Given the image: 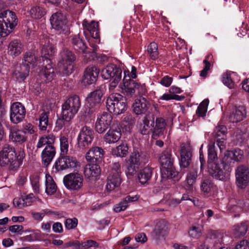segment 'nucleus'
<instances>
[{
	"label": "nucleus",
	"mask_w": 249,
	"mask_h": 249,
	"mask_svg": "<svg viewBox=\"0 0 249 249\" xmlns=\"http://www.w3.org/2000/svg\"><path fill=\"white\" fill-rule=\"evenodd\" d=\"M80 107L81 101L78 96L74 95L69 97L62 105L61 116L56 121V127L61 129L63 127H69Z\"/></svg>",
	"instance_id": "f257e3e1"
},
{
	"label": "nucleus",
	"mask_w": 249,
	"mask_h": 249,
	"mask_svg": "<svg viewBox=\"0 0 249 249\" xmlns=\"http://www.w3.org/2000/svg\"><path fill=\"white\" fill-rule=\"evenodd\" d=\"M25 157L23 149L17 152L12 145L5 144L0 151V166L8 165L10 170H17L22 164Z\"/></svg>",
	"instance_id": "f03ea898"
},
{
	"label": "nucleus",
	"mask_w": 249,
	"mask_h": 249,
	"mask_svg": "<svg viewBox=\"0 0 249 249\" xmlns=\"http://www.w3.org/2000/svg\"><path fill=\"white\" fill-rule=\"evenodd\" d=\"M56 52V50L54 46L50 43L49 40L47 39L41 50L42 57L44 58L43 64H45V62L46 64L42 68L41 71V74L48 82L51 81L55 76L54 70L52 66L51 58Z\"/></svg>",
	"instance_id": "7ed1b4c3"
},
{
	"label": "nucleus",
	"mask_w": 249,
	"mask_h": 249,
	"mask_svg": "<svg viewBox=\"0 0 249 249\" xmlns=\"http://www.w3.org/2000/svg\"><path fill=\"white\" fill-rule=\"evenodd\" d=\"M55 140V136L50 134L40 138L37 143V148H40L46 145L41 153L42 162L45 166H47L51 163L56 154V149L53 146Z\"/></svg>",
	"instance_id": "20e7f679"
},
{
	"label": "nucleus",
	"mask_w": 249,
	"mask_h": 249,
	"mask_svg": "<svg viewBox=\"0 0 249 249\" xmlns=\"http://www.w3.org/2000/svg\"><path fill=\"white\" fill-rule=\"evenodd\" d=\"M18 23L15 13L6 10L0 14V35L6 37L12 32Z\"/></svg>",
	"instance_id": "39448f33"
},
{
	"label": "nucleus",
	"mask_w": 249,
	"mask_h": 249,
	"mask_svg": "<svg viewBox=\"0 0 249 249\" xmlns=\"http://www.w3.org/2000/svg\"><path fill=\"white\" fill-rule=\"evenodd\" d=\"M106 104L109 111L117 115L124 113L127 107L125 98L117 93L110 94L107 98Z\"/></svg>",
	"instance_id": "423d86ee"
},
{
	"label": "nucleus",
	"mask_w": 249,
	"mask_h": 249,
	"mask_svg": "<svg viewBox=\"0 0 249 249\" xmlns=\"http://www.w3.org/2000/svg\"><path fill=\"white\" fill-rule=\"evenodd\" d=\"M208 171L214 178L226 181L230 178L231 168L226 164H223L222 160L221 164L216 162L210 163V165H208Z\"/></svg>",
	"instance_id": "0eeeda50"
},
{
	"label": "nucleus",
	"mask_w": 249,
	"mask_h": 249,
	"mask_svg": "<svg viewBox=\"0 0 249 249\" xmlns=\"http://www.w3.org/2000/svg\"><path fill=\"white\" fill-rule=\"evenodd\" d=\"M146 156L137 150H134L126 161V173L133 176L136 173L140 166L146 162Z\"/></svg>",
	"instance_id": "6e6552de"
},
{
	"label": "nucleus",
	"mask_w": 249,
	"mask_h": 249,
	"mask_svg": "<svg viewBox=\"0 0 249 249\" xmlns=\"http://www.w3.org/2000/svg\"><path fill=\"white\" fill-rule=\"evenodd\" d=\"M52 28L58 35L67 36L70 34V29L64 15L60 12H56L52 15L50 18Z\"/></svg>",
	"instance_id": "1a4fd4ad"
},
{
	"label": "nucleus",
	"mask_w": 249,
	"mask_h": 249,
	"mask_svg": "<svg viewBox=\"0 0 249 249\" xmlns=\"http://www.w3.org/2000/svg\"><path fill=\"white\" fill-rule=\"evenodd\" d=\"M122 169L119 162H114L110 166V170L107 179L106 189L108 192L113 190L119 187L122 182L121 174Z\"/></svg>",
	"instance_id": "9d476101"
},
{
	"label": "nucleus",
	"mask_w": 249,
	"mask_h": 249,
	"mask_svg": "<svg viewBox=\"0 0 249 249\" xmlns=\"http://www.w3.org/2000/svg\"><path fill=\"white\" fill-rule=\"evenodd\" d=\"M61 59L59 62L64 73L66 75L71 74L74 70L76 56L71 51L67 49L63 50L60 53Z\"/></svg>",
	"instance_id": "9b49d317"
},
{
	"label": "nucleus",
	"mask_w": 249,
	"mask_h": 249,
	"mask_svg": "<svg viewBox=\"0 0 249 249\" xmlns=\"http://www.w3.org/2000/svg\"><path fill=\"white\" fill-rule=\"evenodd\" d=\"M55 168L57 171L68 168H72L78 171L80 163L76 158L71 156H64L60 157L55 162Z\"/></svg>",
	"instance_id": "f8f14e48"
},
{
	"label": "nucleus",
	"mask_w": 249,
	"mask_h": 249,
	"mask_svg": "<svg viewBox=\"0 0 249 249\" xmlns=\"http://www.w3.org/2000/svg\"><path fill=\"white\" fill-rule=\"evenodd\" d=\"M94 138V131L90 127L85 126L80 131L77 138L79 148L84 149L88 147Z\"/></svg>",
	"instance_id": "ddd939ff"
},
{
	"label": "nucleus",
	"mask_w": 249,
	"mask_h": 249,
	"mask_svg": "<svg viewBox=\"0 0 249 249\" xmlns=\"http://www.w3.org/2000/svg\"><path fill=\"white\" fill-rule=\"evenodd\" d=\"M112 115L107 112H103L98 116L95 123V130L100 134L105 132L112 125H114Z\"/></svg>",
	"instance_id": "4468645a"
},
{
	"label": "nucleus",
	"mask_w": 249,
	"mask_h": 249,
	"mask_svg": "<svg viewBox=\"0 0 249 249\" xmlns=\"http://www.w3.org/2000/svg\"><path fill=\"white\" fill-rule=\"evenodd\" d=\"M236 183L238 187L243 189L249 181V168L246 165L241 164L235 170Z\"/></svg>",
	"instance_id": "2eb2a0df"
},
{
	"label": "nucleus",
	"mask_w": 249,
	"mask_h": 249,
	"mask_svg": "<svg viewBox=\"0 0 249 249\" xmlns=\"http://www.w3.org/2000/svg\"><path fill=\"white\" fill-rule=\"evenodd\" d=\"M28 140L25 131L19 129L18 126L9 129V141L16 145L24 144Z\"/></svg>",
	"instance_id": "dca6fc26"
},
{
	"label": "nucleus",
	"mask_w": 249,
	"mask_h": 249,
	"mask_svg": "<svg viewBox=\"0 0 249 249\" xmlns=\"http://www.w3.org/2000/svg\"><path fill=\"white\" fill-rule=\"evenodd\" d=\"M83 178L78 173H71L65 176L63 182L65 187L70 190H78L83 186Z\"/></svg>",
	"instance_id": "f3484780"
},
{
	"label": "nucleus",
	"mask_w": 249,
	"mask_h": 249,
	"mask_svg": "<svg viewBox=\"0 0 249 249\" xmlns=\"http://www.w3.org/2000/svg\"><path fill=\"white\" fill-rule=\"evenodd\" d=\"M25 114V108L21 103L15 102L11 106L10 119L12 123L17 124L22 122Z\"/></svg>",
	"instance_id": "a211bd4d"
},
{
	"label": "nucleus",
	"mask_w": 249,
	"mask_h": 249,
	"mask_svg": "<svg viewBox=\"0 0 249 249\" xmlns=\"http://www.w3.org/2000/svg\"><path fill=\"white\" fill-rule=\"evenodd\" d=\"M244 159V152L239 148L227 151L222 158V163L231 167L235 162H240Z\"/></svg>",
	"instance_id": "6ab92c4d"
},
{
	"label": "nucleus",
	"mask_w": 249,
	"mask_h": 249,
	"mask_svg": "<svg viewBox=\"0 0 249 249\" xmlns=\"http://www.w3.org/2000/svg\"><path fill=\"white\" fill-rule=\"evenodd\" d=\"M99 72V69L96 66L87 67L84 71L82 83L85 86L94 83L97 80Z\"/></svg>",
	"instance_id": "aec40b11"
},
{
	"label": "nucleus",
	"mask_w": 249,
	"mask_h": 249,
	"mask_svg": "<svg viewBox=\"0 0 249 249\" xmlns=\"http://www.w3.org/2000/svg\"><path fill=\"white\" fill-rule=\"evenodd\" d=\"M122 69L114 64H110L102 69L101 75L104 79H114L122 78Z\"/></svg>",
	"instance_id": "412c9836"
},
{
	"label": "nucleus",
	"mask_w": 249,
	"mask_h": 249,
	"mask_svg": "<svg viewBox=\"0 0 249 249\" xmlns=\"http://www.w3.org/2000/svg\"><path fill=\"white\" fill-rule=\"evenodd\" d=\"M151 106L147 99L142 96L137 98L132 105L133 110L137 115L146 114Z\"/></svg>",
	"instance_id": "4be33fe9"
},
{
	"label": "nucleus",
	"mask_w": 249,
	"mask_h": 249,
	"mask_svg": "<svg viewBox=\"0 0 249 249\" xmlns=\"http://www.w3.org/2000/svg\"><path fill=\"white\" fill-rule=\"evenodd\" d=\"M103 94L104 90L102 87H98L96 89L90 92L86 99L89 107L91 108L98 106Z\"/></svg>",
	"instance_id": "5701e85b"
},
{
	"label": "nucleus",
	"mask_w": 249,
	"mask_h": 249,
	"mask_svg": "<svg viewBox=\"0 0 249 249\" xmlns=\"http://www.w3.org/2000/svg\"><path fill=\"white\" fill-rule=\"evenodd\" d=\"M122 133L120 128L117 124L116 126L112 125L107 133L104 139L108 143H113L117 142L121 137Z\"/></svg>",
	"instance_id": "b1692460"
},
{
	"label": "nucleus",
	"mask_w": 249,
	"mask_h": 249,
	"mask_svg": "<svg viewBox=\"0 0 249 249\" xmlns=\"http://www.w3.org/2000/svg\"><path fill=\"white\" fill-rule=\"evenodd\" d=\"M104 153L105 151L101 147H92L87 152L85 158L88 162H96L101 160Z\"/></svg>",
	"instance_id": "393cba45"
},
{
	"label": "nucleus",
	"mask_w": 249,
	"mask_h": 249,
	"mask_svg": "<svg viewBox=\"0 0 249 249\" xmlns=\"http://www.w3.org/2000/svg\"><path fill=\"white\" fill-rule=\"evenodd\" d=\"M155 124L154 118L149 115H146L142 119L139 131L141 134L148 135L150 132L153 133V125Z\"/></svg>",
	"instance_id": "a878e982"
},
{
	"label": "nucleus",
	"mask_w": 249,
	"mask_h": 249,
	"mask_svg": "<svg viewBox=\"0 0 249 249\" xmlns=\"http://www.w3.org/2000/svg\"><path fill=\"white\" fill-rule=\"evenodd\" d=\"M24 50V45L18 39L11 41L8 46L7 53L13 58H15L21 54Z\"/></svg>",
	"instance_id": "bb28decb"
},
{
	"label": "nucleus",
	"mask_w": 249,
	"mask_h": 249,
	"mask_svg": "<svg viewBox=\"0 0 249 249\" xmlns=\"http://www.w3.org/2000/svg\"><path fill=\"white\" fill-rule=\"evenodd\" d=\"M198 168L196 167L191 168L187 173L185 179V188L187 190L192 191L198 177Z\"/></svg>",
	"instance_id": "cd10ccee"
},
{
	"label": "nucleus",
	"mask_w": 249,
	"mask_h": 249,
	"mask_svg": "<svg viewBox=\"0 0 249 249\" xmlns=\"http://www.w3.org/2000/svg\"><path fill=\"white\" fill-rule=\"evenodd\" d=\"M84 173L86 178H97L101 174L100 167L97 164L88 163L84 167Z\"/></svg>",
	"instance_id": "c85d7f7f"
},
{
	"label": "nucleus",
	"mask_w": 249,
	"mask_h": 249,
	"mask_svg": "<svg viewBox=\"0 0 249 249\" xmlns=\"http://www.w3.org/2000/svg\"><path fill=\"white\" fill-rule=\"evenodd\" d=\"M82 25L84 29L89 32L91 36L95 39L99 38V24L98 22L92 20L89 22L86 19L83 20Z\"/></svg>",
	"instance_id": "c756f323"
},
{
	"label": "nucleus",
	"mask_w": 249,
	"mask_h": 249,
	"mask_svg": "<svg viewBox=\"0 0 249 249\" xmlns=\"http://www.w3.org/2000/svg\"><path fill=\"white\" fill-rule=\"evenodd\" d=\"M155 125H153V138L156 139L163 135L166 123L162 118H157L155 122Z\"/></svg>",
	"instance_id": "7c9ffc66"
},
{
	"label": "nucleus",
	"mask_w": 249,
	"mask_h": 249,
	"mask_svg": "<svg viewBox=\"0 0 249 249\" xmlns=\"http://www.w3.org/2000/svg\"><path fill=\"white\" fill-rule=\"evenodd\" d=\"M246 116V108L239 106L233 109L229 116V120L232 123H237L243 120Z\"/></svg>",
	"instance_id": "2f4dec72"
},
{
	"label": "nucleus",
	"mask_w": 249,
	"mask_h": 249,
	"mask_svg": "<svg viewBox=\"0 0 249 249\" xmlns=\"http://www.w3.org/2000/svg\"><path fill=\"white\" fill-rule=\"evenodd\" d=\"M159 161L161 166L173 165L174 157L172 154L171 149L167 148L163 151L159 156Z\"/></svg>",
	"instance_id": "473e14b6"
},
{
	"label": "nucleus",
	"mask_w": 249,
	"mask_h": 249,
	"mask_svg": "<svg viewBox=\"0 0 249 249\" xmlns=\"http://www.w3.org/2000/svg\"><path fill=\"white\" fill-rule=\"evenodd\" d=\"M29 68L27 65H20L16 68L12 74L18 81L22 82L29 75Z\"/></svg>",
	"instance_id": "72a5a7b5"
},
{
	"label": "nucleus",
	"mask_w": 249,
	"mask_h": 249,
	"mask_svg": "<svg viewBox=\"0 0 249 249\" xmlns=\"http://www.w3.org/2000/svg\"><path fill=\"white\" fill-rule=\"evenodd\" d=\"M138 199L139 197L137 195L134 196H127L120 202L115 204L114 206L113 210L116 213L124 211L127 208L128 203L136 201Z\"/></svg>",
	"instance_id": "f704fd0d"
},
{
	"label": "nucleus",
	"mask_w": 249,
	"mask_h": 249,
	"mask_svg": "<svg viewBox=\"0 0 249 249\" xmlns=\"http://www.w3.org/2000/svg\"><path fill=\"white\" fill-rule=\"evenodd\" d=\"M137 83L133 80L129 79L128 81L124 82L122 88L123 93L127 97H132L135 93Z\"/></svg>",
	"instance_id": "c9c22d12"
},
{
	"label": "nucleus",
	"mask_w": 249,
	"mask_h": 249,
	"mask_svg": "<svg viewBox=\"0 0 249 249\" xmlns=\"http://www.w3.org/2000/svg\"><path fill=\"white\" fill-rule=\"evenodd\" d=\"M168 231V223L164 220L158 222L154 230V233L157 238L163 236Z\"/></svg>",
	"instance_id": "e433bc0d"
},
{
	"label": "nucleus",
	"mask_w": 249,
	"mask_h": 249,
	"mask_svg": "<svg viewBox=\"0 0 249 249\" xmlns=\"http://www.w3.org/2000/svg\"><path fill=\"white\" fill-rule=\"evenodd\" d=\"M180 154V166L184 168L188 167L191 161V153L184 145H183L181 146Z\"/></svg>",
	"instance_id": "4c0bfd02"
},
{
	"label": "nucleus",
	"mask_w": 249,
	"mask_h": 249,
	"mask_svg": "<svg viewBox=\"0 0 249 249\" xmlns=\"http://www.w3.org/2000/svg\"><path fill=\"white\" fill-rule=\"evenodd\" d=\"M71 37L74 49L78 52L84 53L87 47L83 39L79 35L72 36Z\"/></svg>",
	"instance_id": "58836bf2"
},
{
	"label": "nucleus",
	"mask_w": 249,
	"mask_h": 249,
	"mask_svg": "<svg viewBox=\"0 0 249 249\" xmlns=\"http://www.w3.org/2000/svg\"><path fill=\"white\" fill-rule=\"evenodd\" d=\"M153 169L149 166L144 167L138 174V179L142 184L147 183L152 177Z\"/></svg>",
	"instance_id": "ea45409f"
},
{
	"label": "nucleus",
	"mask_w": 249,
	"mask_h": 249,
	"mask_svg": "<svg viewBox=\"0 0 249 249\" xmlns=\"http://www.w3.org/2000/svg\"><path fill=\"white\" fill-rule=\"evenodd\" d=\"M37 58L35 54L30 52H26L24 55L22 65H27L29 70L37 65Z\"/></svg>",
	"instance_id": "a19ab883"
},
{
	"label": "nucleus",
	"mask_w": 249,
	"mask_h": 249,
	"mask_svg": "<svg viewBox=\"0 0 249 249\" xmlns=\"http://www.w3.org/2000/svg\"><path fill=\"white\" fill-rule=\"evenodd\" d=\"M45 192L48 195L54 194L57 190V186L53 178L49 175H46Z\"/></svg>",
	"instance_id": "79ce46f5"
},
{
	"label": "nucleus",
	"mask_w": 249,
	"mask_h": 249,
	"mask_svg": "<svg viewBox=\"0 0 249 249\" xmlns=\"http://www.w3.org/2000/svg\"><path fill=\"white\" fill-rule=\"evenodd\" d=\"M161 174L163 179L175 178L178 174L173 165L170 166H161Z\"/></svg>",
	"instance_id": "37998d69"
},
{
	"label": "nucleus",
	"mask_w": 249,
	"mask_h": 249,
	"mask_svg": "<svg viewBox=\"0 0 249 249\" xmlns=\"http://www.w3.org/2000/svg\"><path fill=\"white\" fill-rule=\"evenodd\" d=\"M222 235L217 231H214L212 232L211 238H206L205 241L201 243L198 247V249H208L210 247L209 243L212 239H215L217 238V240L215 242H220L222 241Z\"/></svg>",
	"instance_id": "c03bdc74"
},
{
	"label": "nucleus",
	"mask_w": 249,
	"mask_h": 249,
	"mask_svg": "<svg viewBox=\"0 0 249 249\" xmlns=\"http://www.w3.org/2000/svg\"><path fill=\"white\" fill-rule=\"evenodd\" d=\"M30 14L34 19H40L46 14V11L42 7L34 6L30 10Z\"/></svg>",
	"instance_id": "a18cd8bd"
},
{
	"label": "nucleus",
	"mask_w": 249,
	"mask_h": 249,
	"mask_svg": "<svg viewBox=\"0 0 249 249\" xmlns=\"http://www.w3.org/2000/svg\"><path fill=\"white\" fill-rule=\"evenodd\" d=\"M247 230L248 225L244 222L235 225L232 229L234 235L236 237L245 235L247 231Z\"/></svg>",
	"instance_id": "49530a36"
},
{
	"label": "nucleus",
	"mask_w": 249,
	"mask_h": 249,
	"mask_svg": "<svg viewBox=\"0 0 249 249\" xmlns=\"http://www.w3.org/2000/svg\"><path fill=\"white\" fill-rule=\"evenodd\" d=\"M208 165L210 163H213L216 162L215 161L217 160V153L215 150L214 143H212L208 145Z\"/></svg>",
	"instance_id": "de8ad7c7"
},
{
	"label": "nucleus",
	"mask_w": 249,
	"mask_h": 249,
	"mask_svg": "<svg viewBox=\"0 0 249 249\" xmlns=\"http://www.w3.org/2000/svg\"><path fill=\"white\" fill-rule=\"evenodd\" d=\"M128 149L127 145L123 143L112 150V154L117 157H124L128 153Z\"/></svg>",
	"instance_id": "09e8293b"
},
{
	"label": "nucleus",
	"mask_w": 249,
	"mask_h": 249,
	"mask_svg": "<svg viewBox=\"0 0 249 249\" xmlns=\"http://www.w3.org/2000/svg\"><path fill=\"white\" fill-rule=\"evenodd\" d=\"M202 229L203 227L198 225L191 226L188 230L189 236L194 239L199 238L202 234Z\"/></svg>",
	"instance_id": "8fccbe9b"
},
{
	"label": "nucleus",
	"mask_w": 249,
	"mask_h": 249,
	"mask_svg": "<svg viewBox=\"0 0 249 249\" xmlns=\"http://www.w3.org/2000/svg\"><path fill=\"white\" fill-rule=\"evenodd\" d=\"M13 204L15 207L22 208L31 205V202L29 196L25 197H16L13 200Z\"/></svg>",
	"instance_id": "3c124183"
},
{
	"label": "nucleus",
	"mask_w": 249,
	"mask_h": 249,
	"mask_svg": "<svg viewBox=\"0 0 249 249\" xmlns=\"http://www.w3.org/2000/svg\"><path fill=\"white\" fill-rule=\"evenodd\" d=\"M148 54L152 60H156L159 57V52L158 45L156 43L151 42L148 46L147 49Z\"/></svg>",
	"instance_id": "603ef678"
},
{
	"label": "nucleus",
	"mask_w": 249,
	"mask_h": 249,
	"mask_svg": "<svg viewBox=\"0 0 249 249\" xmlns=\"http://www.w3.org/2000/svg\"><path fill=\"white\" fill-rule=\"evenodd\" d=\"M213 56L211 54H208L205 59L203 60L204 67L203 69L200 71V76L205 78L207 76L208 71L210 70L211 63L213 62Z\"/></svg>",
	"instance_id": "864d4df0"
},
{
	"label": "nucleus",
	"mask_w": 249,
	"mask_h": 249,
	"mask_svg": "<svg viewBox=\"0 0 249 249\" xmlns=\"http://www.w3.org/2000/svg\"><path fill=\"white\" fill-rule=\"evenodd\" d=\"M209 105L208 99L203 101L197 107L196 114L199 117H204L206 116Z\"/></svg>",
	"instance_id": "5fc2aeb1"
},
{
	"label": "nucleus",
	"mask_w": 249,
	"mask_h": 249,
	"mask_svg": "<svg viewBox=\"0 0 249 249\" xmlns=\"http://www.w3.org/2000/svg\"><path fill=\"white\" fill-rule=\"evenodd\" d=\"M164 199L167 201V204L173 207L177 206L181 202L180 197H178L175 195L173 196L167 195L165 196Z\"/></svg>",
	"instance_id": "6e6d98bb"
},
{
	"label": "nucleus",
	"mask_w": 249,
	"mask_h": 249,
	"mask_svg": "<svg viewBox=\"0 0 249 249\" xmlns=\"http://www.w3.org/2000/svg\"><path fill=\"white\" fill-rule=\"evenodd\" d=\"M213 187V185L209 180L205 179L201 182L200 189L204 195H209Z\"/></svg>",
	"instance_id": "4d7b16f0"
},
{
	"label": "nucleus",
	"mask_w": 249,
	"mask_h": 249,
	"mask_svg": "<svg viewBox=\"0 0 249 249\" xmlns=\"http://www.w3.org/2000/svg\"><path fill=\"white\" fill-rule=\"evenodd\" d=\"M48 112L44 111L42 112L39 117L40 128L42 130H45L48 124Z\"/></svg>",
	"instance_id": "13d9d810"
},
{
	"label": "nucleus",
	"mask_w": 249,
	"mask_h": 249,
	"mask_svg": "<svg viewBox=\"0 0 249 249\" xmlns=\"http://www.w3.org/2000/svg\"><path fill=\"white\" fill-rule=\"evenodd\" d=\"M222 82L230 89H232L234 87V83L231 79V74L226 72L222 75Z\"/></svg>",
	"instance_id": "bf43d9fd"
},
{
	"label": "nucleus",
	"mask_w": 249,
	"mask_h": 249,
	"mask_svg": "<svg viewBox=\"0 0 249 249\" xmlns=\"http://www.w3.org/2000/svg\"><path fill=\"white\" fill-rule=\"evenodd\" d=\"M60 150L63 154L67 153L69 149L68 139L65 136H62L60 138Z\"/></svg>",
	"instance_id": "052dcab7"
},
{
	"label": "nucleus",
	"mask_w": 249,
	"mask_h": 249,
	"mask_svg": "<svg viewBox=\"0 0 249 249\" xmlns=\"http://www.w3.org/2000/svg\"><path fill=\"white\" fill-rule=\"evenodd\" d=\"M227 128L225 126L221 125L216 126L213 132L214 136L218 138L219 137H225Z\"/></svg>",
	"instance_id": "680f3d73"
},
{
	"label": "nucleus",
	"mask_w": 249,
	"mask_h": 249,
	"mask_svg": "<svg viewBox=\"0 0 249 249\" xmlns=\"http://www.w3.org/2000/svg\"><path fill=\"white\" fill-rule=\"evenodd\" d=\"M99 244L92 240H88L85 242H81V249H90L98 248Z\"/></svg>",
	"instance_id": "e2e57ef3"
},
{
	"label": "nucleus",
	"mask_w": 249,
	"mask_h": 249,
	"mask_svg": "<svg viewBox=\"0 0 249 249\" xmlns=\"http://www.w3.org/2000/svg\"><path fill=\"white\" fill-rule=\"evenodd\" d=\"M78 224V220L76 218H68L65 222V227L68 230L74 229Z\"/></svg>",
	"instance_id": "0e129e2a"
},
{
	"label": "nucleus",
	"mask_w": 249,
	"mask_h": 249,
	"mask_svg": "<svg viewBox=\"0 0 249 249\" xmlns=\"http://www.w3.org/2000/svg\"><path fill=\"white\" fill-rule=\"evenodd\" d=\"M171 100H180L181 99L180 97L178 95L168 93L163 94L159 99V100L169 101Z\"/></svg>",
	"instance_id": "69168bd1"
},
{
	"label": "nucleus",
	"mask_w": 249,
	"mask_h": 249,
	"mask_svg": "<svg viewBox=\"0 0 249 249\" xmlns=\"http://www.w3.org/2000/svg\"><path fill=\"white\" fill-rule=\"evenodd\" d=\"M173 81V78L168 75L163 77L159 83L162 86L165 87H169L172 84Z\"/></svg>",
	"instance_id": "338daca9"
},
{
	"label": "nucleus",
	"mask_w": 249,
	"mask_h": 249,
	"mask_svg": "<svg viewBox=\"0 0 249 249\" xmlns=\"http://www.w3.org/2000/svg\"><path fill=\"white\" fill-rule=\"evenodd\" d=\"M234 249H249V242L247 240H243L238 242Z\"/></svg>",
	"instance_id": "774afa93"
}]
</instances>
